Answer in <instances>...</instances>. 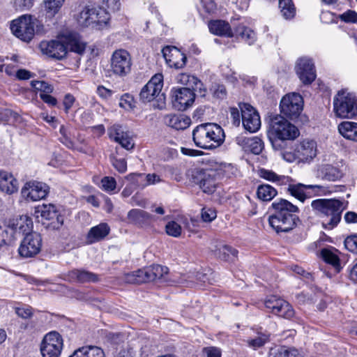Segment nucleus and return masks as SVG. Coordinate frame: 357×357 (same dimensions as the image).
Segmentation results:
<instances>
[{"mask_svg": "<svg viewBox=\"0 0 357 357\" xmlns=\"http://www.w3.org/2000/svg\"><path fill=\"white\" fill-rule=\"evenodd\" d=\"M162 53L170 67L181 68L186 63L187 57L185 53L177 46H164Z\"/></svg>", "mask_w": 357, "mask_h": 357, "instance_id": "18", "label": "nucleus"}, {"mask_svg": "<svg viewBox=\"0 0 357 357\" xmlns=\"http://www.w3.org/2000/svg\"><path fill=\"white\" fill-rule=\"evenodd\" d=\"M127 218L129 222L139 227H149L155 221L153 215L139 208H134L129 211Z\"/></svg>", "mask_w": 357, "mask_h": 357, "instance_id": "21", "label": "nucleus"}, {"mask_svg": "<svg viewBox=\"0 0 357 357\" xmlns=\"http://www.w3.org/2000/svg\"><path fill=\"white\" fill-rule=\"evenodd\" d=\"M345 248L351 252L357 254V235H351L344 240Z\"/></svg>", "mask_w": 357, "mask_h": 357, "instance_id": "58", "label": "nucleus"}, {"mask_svg": "<svg viewBox=\"0 0 357 357\" xmlns=\"http://www.w3.org/2000/svg\"><path fill=\"white\" fill-rule=\"evenodd\" d=\"M236 32L241 38L245 40V41L248 40L253 41L255 38V32L245 26H238L236 29Z\"/></svg>", "mask_w": 357, "mask_h": 357, "instance_id": "48", "label": "nucleus"}, {"mask_svg": "<svg viewBox=\"0 0 357 357\" xmlns=\"http://www.w3.org/2000/svg\"><path fill=\"white\" fill-rule=\"evenodd\" d=\"M68 277L71 280L81 283L98 281V275L84 269L72 270L68 273Z\"/></svg>", "mask_w": 357, "mask_h": 357, "instance_id": "30", "label": "nucleus"}, {"mask_svg": "<svg viewBox=\"0 0 357 357\" xmlns=\"http://www.w3.org/2000/svg\"><path fill=\"white\" fill-rule=\"evenodd\" d=\"M277 194V190L268 184L259 185L257 190V197L264 202L271 201Z\"/></svg>", "mask_w": 357, "mask_h": 357, "instance_id": "38", "label": "nucleus"}, {"mask_svg": "<svg viewBox=\"0 0 357 357\" xmlns=\"http://www.w3.org/2000/svg\"><path fill=\"white\" fill-rule=\"evenodd\" d=\"M165 231L169 236L177 238L181 236L182 228L175 221H171L166 225Z\"/></svg>", "mask_w": 357, "mask_h": 357, "instance_id": "50", "label": "nucleus"}, {"mask_svg": "<svg viewBox=\"0 0 357 357\" xmlns=\"http://www.w3.org/2000/svg\"><path fill=\"white\" fill-rule=\"evenodd\" d=\"M242 123L245 129L250 132H257L261 126V119L259 113L248 103H241Z\"/></svg>", "mask_w": 357, "mask_h": 357, "instance_id": "16", "label": "nucleus"}, {"mask_svg": "<svg viewBox=\"0 0 357 357\" xmlns=\"http://www.w3.org/2000/svg\"><path fill=\"white\" fill-rule=\"evenodd\" d=\"M284 308L286 310V315L288 316H294V310L292 307V306L286 301L282 299L281 301H279L278 305L275 307V309H274L272 312V313L276 314L278 316L279 313L281 312L282 308Z\"/></svg>", "mask_w": 357, "mask_h": 357, "instance_id": "53", "label": "nucleus"}, {"mask_svg": "<svg viewBox=\"0 0 357 357\" xmlns=\"http://www.w3.org/2000/svg\"><path fill=\"white\" fill-rule=\"evenodd\" d=\"M167 267L155 264L142 269L140 273L144 274L145 282H148L160 279L165 274H167Z\"/></svg>", "mask_w": 357, "mask_h": 357, "instance_id": "28", "label": "nucleus"}, {"mask_svg": "<svg viewBox=\"0 0 357 357\" xmlns=\"http://www.w3.org/2000/svg\"><path fill=\"white\" fill-rule=\"evenodd\" d=\"M338 131L344 138L357 142V123L344 121L339 124Z\"/></svg>", "mask_w": 357, "mask_h": 357, "instance_id": "34", "label": "nucleus"}, {"mask_svg": "<svg viewBox=\"0 0 357 357\" xmlns=\"http://www.w3.org/2000/svg\"><path fill=\"white\" fill-rule=\"evenodd\" d=\"M270 210L273 213L268 218L269 225L277 233L289 231L299 221L296 214L299 211L298 206L286 199H276Z\"/></svg>", "mask_w": 357, "mask_h": 357, "instance_id": "2", "label": "nucleus"}, {"mask_svg": "<svg viewBox=\"0 0 357 357\" xmlns=\"http://www.w3.org/2000/svg\"><path fill=\"white\" fill-rule=\"evenodd\" d=\"M317 153V143L312 139H304L296 147L297 159L301 162L311 161Z\"/></svg>", "mask_w": 357, "mask_h": 357, "instance_id": "20", "label": "nucleus"}, {"mask_svg": "<svg viewBox=\"0 0 357 357\" xmlns=\"http://www.w3.org/2000/svg\"><path fill=\"white\" fill-rule=\"evenodd\" d=\"M10 30L12 33L22 41L29 43L33 38L35 30L32 16L23 15L11 22Z\"/></svg>", "mask_w": 357, "mask_h": 357, "instance_id": "9", "label": "nucleus"}, {"mask_svg": "<svg viewBox=\"0 0 357 357\" xmlns=\"http://www.w3.org/2000/svg\"><path fill=\"white\" fill-rule=\"evenodd\" d=\"M270 335L267 333H259L258 336L253 339L247 340L248 345L254 349H257L262 347L266 342L269 341Z\"/></svg>", "mask_w": 357, "mask_h": 357, "instance_id": "41", "label": "nucleus"}, {"mask_svg": "<svg viewBox=\"0 0 357 357\" xmlns=\"http://www.w3.org/2000/svg\"><path fill=\"white\" fill-rule=\"evenodd\" d=\"M311 206L321 218L323 228L326 229H332L338 225L346 208L344 203L336 199H315L311 202Z\"/></svg>", "mask_w": 357, "mask_h": 357, "instance_id": "5", "label": "nucleus"}, {"mask_svg": "<svg viewBox=\"0 0 357 357\" xmlns=\"http://www.w3.org/2000/svg\"><path fill=\"white\" fill-rule=\"evenodd\" d=\"M268 357H300V354L294 347L275 346L271 348Z\"/></svg>", "mask_w": 357, "mask_h": 357, "instance_id": "35", "label": "nucleus"}, {"mask_svg": "<svg viewBox=\"0 0 357 357\" xmlns=\"http://www.w3.org/2000/svg\"><path fill=\"white\" fill-rule=\"evenodd\" d=\"M65 0H43L47 17L53 18L61 10Z\"/></svg>", "mask_w": 357, "mask_h": 357, "instance_id": "36", "label": "nucleus"}, {"mask_svg": "<svg viewBox=\"0 0 357 357\" xmlns=\"http://www.w3.org/2000/svg\"><path fill=\"white\" fill-rule=\"evenodd\" d=\"M31 86L41 93H50L53 91V86L45 81L33 80L31 82Z\"/></svg>", "mask_w": 357, "mask_h": 357, "instance_id": "49", "label": "nucleus"}, {"mask_svg": "<svg viewBox=\"0 0 357 357\" xmlns=\"http://www.w3.org/2000/svg\"><path fill=\"white\" fill-rule=\"evenodd\" d=\"M69 357H105L103 350L95 346L82 347L76 349Z\"/></svg>", "mask_w": 357, "mask_h": 357, "instance_id": "33", "label": "nucleus"}, {"mask_svg": "<svg viewBox=\"0 0 357 357\" xmlns=\"http://www.w3.org/2000/svg\"><path fill=\"white\" fill-rule=\"evenodd\" d=\"M333 107L337 116L353 119L357 116V97L347 90H341L334 97Z\"/></svg>", "mask_w": 357, "mask_h": 357, "instance_id": "7", "label": "nucleus"}, {"mask_svg": "<svg viewBox=\"0 0 357 357\" xmlns=\"http://www.w3.org/2000/svg\"><path fill=\"white\" fill-rule=\"evenodd\" d=\"M215 257L225 261H234L238 255V250L230 245L216 242L211 248Z\"/></svg>", "mask_w": 357, "mask_h": 357, "instance_id": "22", "label": "nucleus"}, {"mask_svg": "<svg viewBox=\"0 0 357 357\" xmlns=\"http://www.w3.org/2000/svg\"><path fill=\"white\" fill-rule=\"evenodd\" d=\"M318 176L328 181H335L342 176V172L330 164L321 165L317 170Z\"/></svg>", "mask_w": 357, "mask_h": 357, "instance_id": "29", "label": "nucleus"}, {"mask_svg": "<svg viewBox=\"0 0 357 357\" xmlns=\"http://www.w3.org/2000/svg\"><path fill=\"white\" fill-rule=\"evenodd\" d=\"M49 189L48 185L44 183L31 181L24 184L21 193L26 200L36 202L45 199L49 193Z\"/></svg>", "mask_w": 357, "mask_h": 357, "instance_id": "14", "label": "nucleus"}, {"mask_svg": "<svg viewBox=\"0 0 357 357\" xmlns=\"http://www.w3.org/2000/svg\"><path fill=\"white\" fill-rule=\"evenodd\" d=\"M18 190V181L13 175L6 171H0V190L12 195Z\"/></svg>", "mask_w": 357, "mask_h": 357, "instance_id": "23", "label": "nucleus"}, {"mask_svg": "<svg viewBox=\"0 0 357 357\" xmlns=\"http://www.w3.org/2000/svg\"><path fill=\"white\" fill-rule=\"evenodd\" d=\"M97 15L95 14V7L84 6L77 17V23L82 26H89L95 23Z\"/></svg>", "mask_w": 357, "mask_h": 357, "instance_id": "32", "label": "nucleus"}, {"mask_svg": "<svg viewBox=\"0 0 357 357\" xmlns=\"http://www.w3.org/2000/svg\"><path fill=\"white\" fill-rule=\"evenodd\" d=\"M119 106L125 109H130L135 107L133 97L129 93H125L120 97Z\"/></svg>", "mask_w": 357, "mask_h": 357, "instance_id": "56", "label": "nucleus"}, {"mask_svg": "<svg viewBox=\"0 0 357 357\" xmlns=\"http://www.w3.org/2000/svg\"><path fill=\"white\" fill-rule=\"evenodd\" d=\"M280 109L284 118L296 120L303 109V97L297 93L286 94L280 100Z\"/></svg>", "mask_w": 357, "mask_h": 357, "instance_id": "8", "label": "nucleus"}, {"mask_svg": "<svg viewBox=\"0 0 357 357\" xmlns=\"http://www.w3.org/2000/svg\"><path fill=\"white\" fill-rule=\"evenodd\" d=\"M131 65V56L128 51L119 49L112 54L111 69L115 75H126L130 72Z\"/></svg>", "mask_w": 357, "mask_h": 357, "instance_id": "12", "label": "nucleus"}, {"mask_svg": "<svg viewBox=\"0 0 357 357\" xmlns=\"http://www.w3.org/2000/svg\"><path fill=\"white\" fill-rule=\"evenodd\" d=\"M142 269L125 274L124 280L130 284H140L145 282L144 274L140 272Z\"/></svg>", "mask_w": 357, "mask_h": 357, "instance_id": "43", "label": "nucleus"}, {"mask_svg": "<svg viewBox=\"0 0 357 357\" xmlns=\"http://www.w3.org/2000/svg\"><path fill=\"white\" fill-rule=\"evenodd\" d=\"M164 121L167 126L175 130H185L191 123L190 119L183 114H168L165 116Z\"/></svg>", "mask_w": 357, "mask_h": 357, "instance_id": "27", "label": "nucleus"}, {"mask_svg": "<svg viewBox=\"0 0 357 357\" xmlns=\"http://www.w3.org/2000/svg\"><path fill=\"white\" fill-rule=\"evenodd\" d=\"M284 308L286 310V315L288 316H294V310L292 307V306L286 301L282 299L281 301H279L278 305L275 307V309H274L272 312V313L276 314L278 316L279 313L281 312L282 308Z\"/></svg>", "mask_w": 357, "mask_h": 357, "instance_id": "52", "label": "nucleus"}, {"mask_svg": "<svg viewBox=\"0 0 357 357\" xmlns=\"http://www.w3.org/2000/svg\"><path fill=\"white\" fill-rule=\"evenodd\" d=\"M52 45H86V43L81 41L78 33L63 30L58 33L55 40H52Z\"/></svg>", "mask_w": 357, "mask_h": 357, "instance_id": "25", "label": "nucleus"}, {"mask_svg": "<svg viewBox=\"0 0 357 357\" xmlns=\"http://www.w3.org/2000/svg\"><path fill=\"white\" fill-rule=\"evenodd\" d=\"M144 187H146L150 185H154L156 183H159L161 181L160 176L156 174H144Z\"/></svg>", "mask_w": 357, "mask_h": 357, "instance_id": "64", "label": "nucleus"}, {"mask_svg": "<svg viewBox=\"0 0 357 357\" xmlns=\"http://www.w3.org/2000/svg\"><path fill=\"white\" fill-rule=\"evenodd\" d=\"M192 140L196 146L206 150L219 147L225 141L223 129L216 123L198 125L192 130Z\"/></svg>", "mask_w": 357, "mask_h": 357, "instance_id": "6", "label": "nucleus"}, {"mask_svg": "<svg viewBox=\"0 0 357 357\" xmlns=\"http://www.w3.org/2000/svg\"><path fill=\"white\" fill-rule=\"evenodd\" d=\"M178 81L182 84L186 85V88L190 89L191 87L193 90L199 89L201 91L203 85L197 77L187 73L180 74L178 77Z\"/></svg>", "mask_w": 357, "mask_h": 357, "instance_id": "37", "label": "nucleus"}, {"mask_svg": "<svg viewBox=\"0 0 357 357\" xmlns=\"http://www.w3.org/2000/svg\"><path fill=\"white\" fill-rule=\"evenodd\" d=\"M210 93L217 99H223L227 96V90L222 84L213 83L210 88Z\"/></svg>", "mask_w": 357, "mask_h": 357, "instance_id": "45", "label": "nucleus"}, {"mask_svg": "<svg viewBox=\"0 0 357 357\" xmlns=\"http://www.w3.org/2000/svg\"><path fill=\"white\" fill-rule=\"evenodd\" d=\"M38 47L43 54L57 60L63 59L69 50L68 46H38Z\"/></svg>", "mask_w": 357, "mask_h": 357, "instance_id": "31", "label": "nucleus"}, {"mask_svg": "<svg viewBox=\"0 0 357 357\" xmlns=\"http://www.w3.org/2000/svg\"><path fill=\"white\" fill-rule=\"evenodd\" d=\"M116 142H118L123 148L126 149V150H131L135 146L134 141L130 132H128Z\"/></svg>", "mask_w": 357, "mask_h": 357, "instance_id": "57", "label": "nucleus"}, {"mask_svg": "<svg viewBox=\"0 0 357 357\" xmlns=\"http://www.w3.org/2000/svg\"><path fill=\"white\" fill-rule=\"evenodd\" d=\"M112 165L120 173H124L127 170V162L123 158H114Z\"/></svg>", "mask_w": 357, "mask_h": 357, "instance_id": "63", "label": "nucleus"}, {"mask_svg": "<svg viewBox=\"0 0 357 357\" xmlns=\"http://www.w3.org/2000/svg\"><path fill=\"white\" fill-rule=\"evenodd\" d=\"M300 135L298 128L280 114L270 118L268 137L275 151H282L288 141H293Z\"/></svg>", "mask_w": 357, "mask_h": 357, "instance_id": "3", "label": "nucleus"}, {"mask_svg": "<svg viewBox=\"0 0 357 357\" xmlns=\"http://www.w3.org/2000/svg\"><path fill=\"white\" fill-rule=\"evenodd\" d=\"M97 93L102 99L109 100L114 94V91L107 89L104 86H98L97 88Z\"/></svg>", "mask_w": 357, "mask_h": 357, "instance_id": "62", "label": "nucleus"}, {"mask_svg": "<svg viewBox=\"0 0 357 357\" xmlns=\"http://www.w3.org/2000/svg\"><path fill=\"white\" fill-rule=\"evenodd\" d=\"M128 132L126 128L119 124H114L107 130L109 137L115 142L119 140L120 138L123 137Z\"/></svg>", "mask_w": 357, "mask_h": 357, "instance_id": "39", "label": "nucleus"}, {"mask_svg": "<svg viewBox=\"0 0 357 357\" xmlns=\"http://www.w3.org/2000/svg\"><path fill=\"white\" fill-rule=\"evenodd\" d=\"M36 213H38V216L40 215L43 220L50 221L46 226L48 228L58 229L63 224V218L54 204H49L38 206L36 208Z\"/></svg>", "mask_w": 357, "mask_h": 357, "instance_id": "13", "label": "nucleus"}, {"mask_svg": "<svg viewBox=\"0 0 357 357\" xmlns=\"http://www.w3.org/2000/svg\"><path fill=\"white\" fill-rule=\"evenodd\" d=\"M63 348V340L57 332L45 335L40 347L43 357H59Z\"/></svg>", "mask_w": 357, "mask_h": 357, "instance_id": "11", "label": "nucleus"}, {"mask_svg": "<svg viewBox=\"0 0 357 357\" xmlns=\"http://www.w3.org/2000/svg\"><path fill=\"white\" fill-rule=\"evenodd\" d=\"M295 70L300 80L305 85L314 82L317 76L314 62L307 57H301L298 59Z\"/></svg>", "mask_w": 357, "mask_h": 357, "instance_id": "17", "label": "nucleus"}, {"mask_svg": "<svg viewBox=\"0 0 357 357\" xmlns=\"http://www.w3.org/2000/svg\"><path fill=\"white\" fill-rule=\"evenodd\" d=\"M20 222L12 227H0V247L4 244L10 243L16 238L17 234H26L19 248V253L24 257H31L37 255L41 248L42 239L40 236L30 231L32 228V221L27 217L20 218Z\"/></svg>", "mask_w": 357, "mask_h": 357, "instance_id": "1", "label": "nucleus"}, {"mask_svg": "<svg viewBox=\"0 0 357 357\" xmlns=\"http://www.w3.org/2000/svg\"><path fill=\"white\" fill-rule=\"evenodd\" d=\"M116 188V181L114 178L112 176H105L101 180V188L107 192H112L114 191Z\"/></svg>", "mask_w": 357, "mask_h": 357, "instance_id": "51", "label": "nucleus"}, {"mask_svg": "<svg viewBox=\"0 0 357 357\" xmlns=\"http://www.w3.org/2000/svg\"><path fill=\"white\" fill-rule=\"evenodd\" d=\"M340 19L346 23H356L357 13L354 10H349L341 14Z\"/></svg>", "mask_w": 357, "mask_h": 357, "instance_id": "60", "label": "nucleus"}, {"mask_svg": "<svg viewBox=\"0 0 357 357\" xmlns=\"http://www.w3.org/2000/svg\"><path fill=\"white\" fill-rule=\"evenodd\" d=\"M195 98V93L189 88H174L172 90V105L178 111H185L191 107Z\"/></svg>", "mask_w": 357, "mask_h": 357, "instance_id": "15", "label": "nucleus"}, {"mask_svg": "<svg viewBox=\"0 0 357 357\" xmlns=\"http://www.w3.org/2000/svg\"><path fill=\"white\" fill-rule=\"evenodd\" d=\"M15 313L22 319H29L33 315L32 308L28 305L15 307Z\"/></svg>", "mask_w": 357, "mask_h": 357, "instance_id": "59", "label": "nucleus"}, {"mask_svg": "<svg viewBox=\"0 0 357 357\" xmlns=\"http://www.w3.org/2000/svg\"><path fill=\"white\" fill-rule=\"evenodd\" d=\"M95 14L97 15L95 23L98 24H106L109 20V12L105 8H99L98 10L95 8Z\"/></svg>", "mask_w": 357, "mask_h": 357, "instance_id": "55", "label": "nucleus"}, {"mask_svg": "<svg viewBox=\"0 0 357 357\" xmlns=\"http://www.w3.org/2000/svg\"><path fill=\"white\" fill-rule=\"evenodd\" d=\"M246 144L250 151L255 154H259L264 149L262 140L258 137H252L247 139Z\"/></svg>", "mask_w": 357, "mask_h": 357, "instance_id": "42", "label": "nucleus"}, {"mask_svg": "<svg viewBox=\"0 0 357 357\" xmlns=\"http://www.w3.org/2000/svg\"><path fill=\"white\" fill-rule=\"evenodd\" d=\"M321 257L328 264L337 268L340 266L339 257L332 251L328 249H323L321 252Z\"/></svg>", "mask_w": 357, "mask_h": 357, "instance_id": "44", "label": "nucleus"}, {"mask_svg": "<svg viewBox=\"0 0 357 357\" xmlns=\"http://www.w3.org/2000/svg\"><path fill=\"white\" fill-rule=\"evenodd\" d=\"M279 7L284 18L290 19L294 16L295 8L291 0H279Z\"/></svg>", "mask_w": 357, "mask_h": 357, "instance_id": "40", "label": "nucleus"}, {"mask_svg": "<svg viewBox=\"0 0 357 357\" xmlns=\"http://www.w3.org/2000/svg\"><path fill=\"white\" fill-rule=\"evenodd\" d=\"M163 86V75L161 73L155 74L148 82V83L142 89L139 98L144 102H149L155 98L162 101L165 100V96L161 94Z\"/></svg>", "mask_w": 357, "mask_h": 357, "instance_id": "10", "label": "nucleus"}, {"mask_svg": "<svg viewBox=\"0 0 357 357\" xmlns=\"http://www.w3.org/2000/svg\"><path fill=\"white\" fill-rule=\"evenodd\" d=\"M261 178L277 183L278 185H288L287 192L301 202L314 195H319L324 190V187L319 185H304L302 183L291 184V178L287 176L278 175L272 170L261 169L259 171Z\"/></svg>", "mask_w": 357, "mask_h": 357, "instance_id": "4", "label": "nucleus"}, {"mask_svg": "<svg viewBox=\"0 0 357 357\" xmlns=\"http://www.w3.org/2000/svg\"><path fill=\"white\" fill-rule=\"evenodd\" d=\"M202 218L204 222H211L216 218V211L211 208H204L202 211Z\"/></svg>", "mask_w": 357, "mask_h": 357, "instance_id": "61", "label": "nucleus"}, {"mask_svg": "<svg viewBox=\"0 0 357 357\" xmlns=\"http://www.w3.org/2000/svg\"><path fill=\"white\" fill-rule=\"evenodd\" d=\"M215 174V172L212 169L198 171L195 176V182L199 185L204 192L211 194L215 191L217 185Z\"/></svg>", "mask_w": 357, "mask_h": 357, "instance_id": "19", "label": "nucleus"}, {"mask_svg": "<svg viewBox=\"0 0 357 357\" xmlns=\"http://www.w3.org/2000/svg\"><path fill=\"white\" fill-rule=\"evenodd\" d=\"M208 26L210 32L214 35L227 38H231L234 36L230 24L225 20H211L208 22Z\"/></svg>", "mask_w": 357, "mask_h": 357, "instance_id": "26", "label": "nucleus"}, {"mask_svg": "<svg viewBox=\"0 0 357 357\" xmlns=\"http://www.w3.org/2000/svg\"><path fill=\"white\" fill-rule=\"evenodd\" d=\"M284 308L286 310V315L288 316H294V310L292 307V306L286 301L282 299L281 301H279L278 305L275 307V309H274L272 312V313L276 314L278 316L279 313L281 312L282 308Z\"/></svg>", "mask_w": 357, "mask_h": 357, "instance_id": "54", "label": "nucleus"}, {"mask_svg": "<svg viewBox=\"0 0 357 357\" xmlns=\"http://www.w3.org/2000/svg\"><path fill=\"white\" fill-rule=\"evenodd\" d=\"M126 179L136 188H144V174L131 173L126 176Z\"/></svg>", "mask_w": 357, "mask_h": 357, "instance_id": "46", "label": "nucleus"}, {"mask_svg": "<svg viewBox=\"0 0 357 357\" xmlns=\"http://www.w3.org/2000/svg\"><path fill=\"white\" fill-rule=\"evenodd\" d=\"M36 0H13L15 9L23 12L29 10L34 5Z\"/></svg>", "mask_w": 357, "mask_h": 357, "instance_id": "47", "label": "nucleus"}, {"mask_svg": "<svg viewBox=\"0 0 357 357\" xmlns=\"http://www.w3.org/2000/svg\"><path fill=\"white\" fill-rule=\"evenodd\" d=\"M110 231V227L107 223L102 222L92 227L86 237L88 244H93L104 239Z\"/></svg>", "mask_w": 357, "mask_h": 357, "instance_id": "24", "label": "nucleus"}]
</instances>
